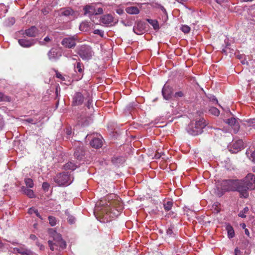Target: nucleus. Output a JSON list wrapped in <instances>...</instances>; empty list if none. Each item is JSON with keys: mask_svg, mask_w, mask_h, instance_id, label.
Listing matches in <instances>:
<instances>
[{"mask_svg": "<svg viewBox=\"0 0 255 255\" xmlns=\"http://www.w3.org/2000/svg\"><path fill=\"white\" fill-rule=\"evenodd\" d=\"M221 189L223 192L229 191H237L240 193V196L242 198H247L249 194L246 191V189L242 186L241 181L238 180H226L221 183Z\"/></svg>", "mask_w": 255, "mask_h": 255, "instance_id": "obj_1", "label": "nucleus"}, {"mask_svg": "<svg viewBox=\"0 0 255 255\" xmlns=\"http://www.w3.org/2000/svg\"><path fill=\"white\" fill-rule=\"evenodd\" d=\"M111 203H110V205L106 204L105 205L104 202L101 200L99 203H97L95 212H99L100 215L103 216L104 214H109L110 217L112 218L119 216L121 212L122 208H120L119 209L116 210L114 208H111Z\"/></svg>", "mask_w": 255, "mask_h": 255, "instance_id": "obj_2", "label": "nucleus"}, {"mask_svg": "<svg viewBox=\"0 0 255 255\" xmlns=\"http://www.w3.org/2000/svg\"><path fill=\"white\" fill-rule=\"evenodd\" d=\"M208 125L203 118H200L195 123H191L187 128V132L192 135H197L203 132V129Z\"/></svg>", "mask_w": 255, "mask_h": 255, "instance_id": "obj_3", "label": "nucleus"}, {"mask_svg": "<svg viewBox=\"0 0 255 255\" xmlns=\"http://www.w3.org/2000/svg\"><path fill=\"white\" fill-rule=\"evenodd\" d=\"M48 233L49 236L52 237L55 241L54 244H53L51 241L49 240L48 242L49 247L51 251H54V245L59 247V248L62 250L66 248V243L65 241L62 239L61 236L55 230L53 229L49 230Z\"/></svg>", "mask_w": 255, "mask_h": 255, "instance_id": "obj_4", "label": "nucleus"}, {"mask_svg": "<svg viewBox=\"0 0 255 255\" xmlns=\"http://www.w3.org/2000/svg\"><path fill=\"white\" fill-rule=\"evenodd\" d=\"M54 181L59 186H67L73 181L74 178L69 173H61L57 174L54 178Z\"/></svg>", "mask_w": 255, "mask_h": 255, "instance_id": "obj_5", "label": "nucleus"}, {"mask_svg": "<svg viewBox=\"0 0 255 255\" xmlns=\"http://www.w3.org/2000/svg\"><path fill=\"white\" fill-rule=\"evenodd\" d=\"M242 186L246 189V191L249 194L248 190L255 189V176L252 174H248L245 179L241 181Z\"/></svg>", "mask_w": 255, "mask_h": 255, "instance_id": "obj_6", "label": "nucleus"}, {"mask_svg": "<svg viewBox=\"0 0 255 255\" xmlns=\"http://www.w3.org/2000/svg\"><path fill=\"white\" fill-rule=\"evenodd\" d=\"M77 53L83 60H89L91 59L94 54L91 47L87 45L81 46L79 48Z\"/></svg>", "mask_w": 255, "mask_h": 255, "instance_id": "obj_7", "label": "nucleus"}, {"mask_svg": "<svg viewBox=\"0 0 255 255\" xmlns=\"http://www.w3.org/2000/svg\"><path fill=\"white\" fill-rule=\"evenodd\" d=\"M77 40V38L75 36H68L62 40L61 44L66 48H72L76 46Z\"/></svg>", "mask_w": 255, "mask_h": 255, "instance_id": "obj_8", "label": "nucleus"}, {"mask_svg": "<svg viewBox=\"0 0 255 255\" xmlns=\"http://www.w3.org/2000/svg\"><path fill=\"white\" fill-rule=\"evenodd\" d=\"M244 147V142L242 140H233L230 151L232 153H237L243 149Z\"/></svg>", "mask_w": 255, "mask_h": 255, "instance_id": "obj_9", "label": "nucleus"}, {"mask_svg": "<svg viewBox=\"0 0 255 255\" xmlns=\"http://www.w3.org/2000/svg\"><path fill=\"white\" fill-rule=\"evenodd\" d=\"M13 253L14 254H19L21 255H33L34 254L32 251L25 248L24 245L13 248Z\"/></svg>", "mask_w": 255, "mask_h": 255, "instance_id": "obj_10", "label": "nucleus"}, {"mask_svg": "<svg viewBox=\"0 0 255 255\" xmlns=\"http://www.w3.org/2000/svg\"><path fill=\"white\" fill-rule=\"evenodd\" d=\"M61 13L62 15L66 16H70V18L73 19L75 18L78 15V13L77 11H74L70 7H67L61 9Z\"/></svg>", "mask_w": 255, "mask_h": 255, "instance_id": "obj_11", "label": "nucleus"}, {"mask_svg": "<svg viewBox=\"0 0 255 255\" xmlns=\"http://www.w3.org/2000/svg\"><path fill=\"white\" fill-rule=\"evenodd\" d=\"M162 94L165 100L170 99L173 94L172 88L169 85L165 84L162 88Z\"/></svg>", "mask_w": 255, "mask_h": 255, "instance_id": "obj_12", "label": "nucleus"}, {"mask_svg": "<svg viewBox=\"0 0 255 255\" xmlns=\"http://www.w3.org/2000/svg\"><path fill=\"white\" fill-rule=\"evenodd\" d=\"M84 100V96L81 93H76L73 98L72 106H77L81 105Z\"/></svg>", "mask_w": 255, "mask_h": 255, "instance_id": "obj_13", "label": "nucleus"}, {"mask_svg": "<svg viewBox=\"0 0 255 255\" xmlns=\"http://www.w3.org/2000/svg\"><path fill=\"white\" fill-rule=\"evenodd\" d=\"M19 33L22 34H25L26 36L28 37H35L38 34V30L36 27L32 26H31L29 28L26 29L24 31H20Z\"/></svg>", "mask_w": 255, "mask_h": 255, "instance_id": "obj_14", "label": "nucleus"}, {"mask_svg": "<svg viewBox=\"0 0 255 255\" xmlns=\"http://www.w3.org/2000/svg\"><path fill=\"white\" fill-rule=\"evenodd\" d=\"M225 123L228 124L231 127H232L235 133H236L238 131L240 126L238 123L237 121V120L235 118H231L230 119H229L225 121Z\"/></svg>", "mask_w": 255, "mask_h": 255, "instance_id": "obj_15", "label": "nucleus"}, {"mask_svg": "<svg viewBox=\"0 0 255 255\" xmlns=\"http://www.w3.org/2000/svg\"><path fill=\"white\" fill-rule=\"evenodd\" d=\"M19 44L23 47H29L34 45L35 41L34 40H27L25 38L18 39Z\"/></svg>", "mask_w": 255, "mask_h": 255, "instance_id": "obj_16", "label": "nucleus"}, {"mask_svg": "<svg viewBox=\"0 0 255 255\" xmlns=\"http://www.w3.org/2000/svg\"><path fill=\"white\" fill-rule=\"evenodd\" d=\"M114 17L110 14H107L103 15L100 21L103 24L109 25L113 22Z\"/></svg>", "mask_w": 255, "mask_h": 255, "instance_id": "obj_17", "label": "nucleus"}, {"mask_svg": "<svg viewBox=\"0 0 255 255\" xmlns=\"http://www.w3.org/2000/svg\"><path fill=\"white\" fill-rule=\"evenodd\" d=\"M83 10L85 15H93L95 14V7L93 5H87L84 7Z\"/></svg>", "mask_w": 255, "mask_h": 255, "instance_id": "obj_18", "label": "nucleus"}, {"mask_svg": "<svg viewBox=\"0 0 255 255\" xmlns=\"http://www.w3.org/2000/svg\"><path fill=\"white\" fill-rule=\"evenodd\" d=\"M78 167V165H76L73 161H69L65 164L63 166V169L65 170H71L73 171Z\"/></svg>", "mask_w": 255, "mask_h": 255, "instance_id": "obj_19", "label": "nucleus"}, {"mask_svg": "<svg viewBox=\"0 0 255 255\" xmlns=\"http://www.w3.org/2000/svg\"><path fill=\"white\" fill-rule=\"evenodd\" d=\"M85 155V151L82 147H79L76 149L74 152L75 157L79 160H81Z\"/></svg>", "mask_w": 255, "mask_h": 255, "instance_id": "obj_20", "label": "nucleus"}, {"mask_svg": "<svg viewBox=\"0 0 255 255\" xmlns=\"http://www.w3.org/2000/svg\"><path fill=\"white\" fill-rule=\"evenodd\" d=\"M92 147L96 148H100L102 145V141L100 138H94L90 142Z\"/></svg>", "mask_w": 255, "mask_h": 255, "instance_id": "obj_21", "label": "nucleus"}, {"mask_svg": "<svg viewBox=\"0 0 255 255\" xmlns=\"http://www.w3.org/2000/svg\"><path fill=\"white\" fill-rule=\"evenodd\" d=\"M21 191L22 193L26 195L28 197L32 198L34 197V194L33 190L28 189L24 186H22L21 188Z\"/></svg>", "mask_w": 255, "mask_h": 255, "instance_id": "obj_22", "label": "nucleus"}, {"mask_svg": "<svg viewBox=\"0 0 255 255\" xmlns=\"http://www.w3.org/2000/svg\"><path fill=\"white\" fill-rule=\"evenodd\" d=\"M126 11L130 14H136L139 12V9L136 6H130L127 7Z\"/></svg>", "mask_w": 255, "mask_h": 255, "instance_id": "obj_23", "label": "nucleus"}, {"mask_svg": "<svg viewBox=\"0 0 255 255\" xmlns=\"http://www.w3.org/2000/svg\"><path fill=\"white\" fill-rule=\"evenodd\" d=\"M226 230L228 232V236L229 238H232L235 236V232L233 228L229 224L226 226Z\"/></svg>", "mask_w": 255, "mask_h": 255, "instance_id": "obj_24", "label": "nucleus"}, {"mask_svg": "<svg viewBox=\"0 0 255 255\" xmlns=\"http://www.w3.org/2000/svg\"><path fill=\"white\" fill-rule=\"evenodd\" d=\"M49 59H55L58 57L57 49L52 48L48 53Z\"/></svg>", "mask_w": 255, "mask_h": 255, "instance_id": "obj_25", "label": "nucleus"}, {"mask_svg": "<svg viewBox=\"0 0 255 255\" xmlns=\"http://www.w3.org/2000/svg\"><path fill=\"white\" fill-rule=\"evenodd\" d=\"M83 65L80 62H77L76 65L75 66V71L76 72L78 71L80 73H82L83 71Z\"/></svg>", "mask_w": 255, "mask_h": 255, "instance_id": "obj_26", "label": "nucleus"}, {"mask_svg": "<svg viewBox=\"0 0 255 255\" xmlns=\"http://www.w3.org/2000/svg\"><path fill=\"white\" fill-rule=\"evenodd\" d=\"M148 22L153 26L155 30L159 29V24L157 20L153 19H148Z\"/></svg>", "mask_w": 255, "mask_h": 255, "instance_id": "obj_27", "label": "nucleus"}, {"mask_svg": "<svg viewBox=\"0 0 255 255\" xmlns=\"http://www.w3.org/2000/svg\"><path fill=\"white\" fill-rule=\"evenodd\" d=\"M209 113L214 116H218L220 115L219 110L215 107H211L209 110Z\"/></svg>", "mask_w": 255, "mask_h": 255, "instance_id": "obj_28", "label": "nucleus"}, {"mask_svg": "<svg viewBox=\"0 0 255 255\" xmlns=\"http://www.w3.org/2000/svg\"><path fill=\"white\" fill-rule=\"evenodd\" d=\"M172 205L173 202L172 201H167L164 204V208L165 211H168L171 209Z\"/></svg>", "mask_w": 255, "mask_h": 255, "instance_id": "obj_29", "label": "nucleus"}, {"mask_svg": "<svg viewBox=\"0 0 255 255\" xmlns=\"http://www.w3.org/2000/svg\"><path fill=\"white\" fill-rule=\"evenodd\" d=\"M89 25L87 22H82L80 25V29L82 31H87L88 30Z\"/></svg>", "mask_w": 255, "mask_h": 255, "instance_id": "obj_30", "label": "nucleus"}, {"mask_svg": "<svg viewBox=\"0 0 255 255\" xmlns=\"http://www.w3.org/2000/svg\"><path fill=\"white\" fill-rule=\"evenodd\" d=\"M26 185L29 188H32L34 184L33 180L31 178H26L24 180Z\"/></svg>", "mask_w": 255, "mask_h": 255, "instance_id": "obj_31", "label": "nucleus"}, {"mask_svg": "<svg viewBox=\"0 0 255 255\" xmlns=\"http://www.w3.org/2000/svg\"><path fill=\"white\" fill-rule=\"evenodd\" d=\"M249 211V208L246 207L245 208H244L243 209V210L241 211H240V212L239 213V216L240 217H242V218H246V214L248 213V212Z\"/></svg>", "mask_w": 255, "mask_h": 255, "instance_id": "obj_32", "label": "nucleus"}, {"mask_svg": "<svg viewBox=\"0 0 255 255\" xmlns=\"http://www.w3.org/2000/svg\"><path fill=\"white\" fill-rule=\"evenodd\" d=\"M28 213L29 214H32L33 213L35 214L37 217L40 218V216L39 215V214L38 212V210L35 209L34 208H30L28 209Z\"/></svg>", "mask_w": 255, "mask_h": 255, "instance_id": "obj_33", "label": "nucleus"}, {"mask_svg": "<svg viewBox=\"0 0 255 255\" xmlns=\"http://www.w3.org/2000/svg\"><path fill=\"white\" fill-rule=\"evenodd\" d=\"M246 153L251 160L254 162H255V150L251 153H250L249 151H247Z\"/></svg>", "mask_w": 255, "mask_h": 255, "instance_id": "obj_34", "label": "nucleus"}, {"mask_svg": "<svg viewBox=\"0 0 255 255\" xmlns=\"http://www.w3.org/2000/svg\"><path fill=\"white\" fill-rule=\"evenodd\" d=\"M49 224L52 226H54L56 224V219L53 216H49L48 217Z\"/></svg>", "mask_w": 255, "mask_h": 255, "instance_id": "obj_35", "label": "nucleus"}, {"mask_svg": "<svg viewBox=\"0 0 255 255\" xmlns=\"http://www.w3.org/2000/svg\"><path fill=\"white\" fill-rule=\"evenodd\" d=\"M181 30L185 33H188L190 31V27L187 25H183L181 28Z\"/></svg>", "mask_w": 255, "mask_h": 255, "instance_id": "obj_36", "label": "nucleus"}, {"mask_svg": "<svg viewBox=\"0 0 255 255\" xmlns=\"http://www.w3.org/2000/svg\"><path fill=\"white\" fill-rule=\"evenodd\" d=\"M2 11H3V13H5L7 11V9L3 4H0V18L1 17V15L2 14V13H1Z\"/></svg>", "mask_w": 255, "mask_h": 255, "instance_id": "obj_37", "label": "nucleus"}, {"mask_svg": "<svg viewBox=\"0 0 255 255\" xmlns=\"http://www.w3.org/2000/svg\"><path fill=\"white\" fill-rule=\"evenodd\" d=\"M9 100V98L0 92V101H6Z\"/></svg>", "mask_w": 255, "mask_h": 255, "instance_id": "obj_38", "label": "nucleus"}, {"mask_svg": "<svg viewBox=\"0 0 255 255\" xmlns=\"http://www.w3.org/2000/svg\"><path fill=\"white\" fill-rule=\"evenodd\" d=\"M67 219L69 223L71 224H74L75 222V218L72 215H69Z\"/></svg>", "mask_w": 255, "mask_h": 255, "instance_id": "obj_39", "label": "nucleus"}, {"mask_svg": "<svg viewBox=\"0 0 255 255\" xmlns=\"http://www.w3.org/2000/svg\"><path fill=\"white\" fill-rule=\"evenodd\" d=\"M93 32L94 34L99 35L101 37H103L104 35V31L100 29H95Z\"/></svg>", "mask_w": 255, "mask_h": 255, "instance_id": "obj_40", "label": "nucleus"}, {"mask_svg": "<svg viewBox=\"0 0 255 255\" xmlns=\"http://www.w3.org/2000/svg\"><path fill=\"white\" fill-rule=\"evenodd\" d=\"M26 122L29 123H31L32 124H36L38 121V120H36L35 119L29 118L25 120Z\"/></svg>", "mask_w": 255, "mask_h": 255, "instance_id": "obj_41", "label": "nucleus"}, {"mask_svg": "<svg viewBox=\"0 0 255 255\" xmlns=\"http://www.w3.org/2000/svg\"><path fill=\"white\" fill-rule=\"evenodd\" d=\"M166 233H167V235H168L169 237L172 236L174 234V233L173 231V228L172 227L169 228L166 231Z\"/></svg>", "mask_w": 255, "mask_h": 255, "instance_id": "obj_42", "label": "nucleus"}, {"mask_svg": "<svg viewBox=\"0 0 255 255\" xmlns=\"http://www.w3.org/2000/svg\"><path fill=\"white\" fill-rule=\"evenodd\" d=\"M103 13V9L101 7L98 8L97 9H95V15L101 14Z\"/></svg>", "mask_w": 255, "mask_h": 255, "instance_id": "obj_43", "label": "nucleus"}, {"mask_svg": "<svg viewBox=\"0 0 255 255\" xmlns=\"http://www.w3.org/2000/svg\"><path fill=\"white\" fill-rule=\"evenodd\" d=\"M184 94L182 91L177 92L175 93L174 97L175 98L183 97Z\"/></svg>", "mask_w": 255, "mask_h": 255, "instance_id": "obj_44", "label": "nucleus"}, {"mask_svg": "<svg viewBox=\"0 0 255 255\" xmlns=\"http://www.w3.org/2000/svg\"><path fill=\"white\" fill-rule=\"evenodd\" d=\"M49 187V185L47 182H43L42 184V188L45 191H47Z\"/></svg>", "mask_w": 255, "mask_h": 255, "instance_id": "obj_45", "label": "nucleus"}, {"mask_svg": "<svg viewBox=\"0 0 255 255\" xmlns=\"http://www.w3.org/2000/svg\"><path fill=\"white\" fill-rule=\"evenodd\" d=\"M56 76L57 78L61 79V80H62V81H64L65 80V78L60 73H59L58 72H56Z\"/></svg>", "mask_w": 255, "mask_h": 255, "instance_id": "obj_46", "label": "nucleus"}, {"mask_svg": "<svg viewBox=\"0 0 255 255\" xmlns=\"http://www.w3.org/2000/svg\"><path fill=\"white\" fill-rule=\"evenodd\" d=\"M210 101L213 102V103H218V100L214 96H211L210 98Z\"/></svg>", "mask_w": 255, "mask_h": 255, "instance_id": "obj_47", "label": "nucleus"}, {"mask_svg": "<svg viewBox=\"0 0 255 255\" xmlns=\"http://www.w3.org/2000/svg\"><path fill=\"white\" fill-rule=\"evenodd\" d=\"M116 12L119 15H122L124 13V10L121 8H118L116 10Z\"/></svg>", "mask_w": 255, "mask_h": 255, "instance_id": "obj_48", "label": "nucleus"}, {"mask_svg": "<svg viewBox=\"0 0 255 255\" xmlns=\"http://www.w3.org/2000/svg\"><path fill=\"white\" fill-rule=\"evenodd\" d=\"M8 20L9 21L10 23H8V25H12L14 24V23L15 22V19L13 17H11V18H10L8 19Z\"/></svg>", "mask_w": 255, "mask_h": 255, "instance_id": "obj_49", "label": "nucleus"}, {"mask_svg": "<svg viewBox=\"0 0 255 255\" xmlns=\"http://www.w3.org/2000/svg\"><path fill=\"white\" fill-rule=\"evenodd\" d=\"M133 31L136 34H141V31L137 27H134L133 28Z\"/></svg>", "mask_w": 255, "mask_h": 255, "instance_id": "obj_50", "label": "nucleus"}, {"mask_svg": "<svg viewBox=\"0 0 255 255\" xmlns=\"http://www.w3.org/2000/svg\"><path fill=\"white\" fill-rule=\"evenodd\" d=\"M229 0H215V1L219 4H222V3H225V2H227L229 1Z\"/></svg>", "mask_w": 255, "mask_h": 255, "instance_id": "obj_51", "label": "nucleus"}, {"mask_svg": "<svg viewBox=\"0 0 255 255\" xmlns=\"http://www.w3.org/2000/svg\"><path fill=\"white\" fill-rule=\"evenodd\" d=\"M3 121L1 117L0 116V128H2L3 126Z\"/></svg>", "mask_w": 255, "mask_h": 255, "instance_id": "obj_52", "label": "nucleus"}, {"mask_svg": "<svg viewBox=\"0 0 255 255\" xmlns=\"http://www.w3.org/2000/svg\"><path fill=\"white\" fill-rule=\"evenodd\" d=\"M29 238L30 239H31L32 240H33V241H35L37 239V237L34 235H30Z\"/></svg>", "mask_w": 255, "mask_h": 255, "instance_id": "obj_53", "label": "nucleus"}, {"mask_svg": "<svg viewBox=\"0 0 255 255\" xmlns=\"http://www.w3.org/2000/svg\"><path fill=\"white\" fill-rule=\"evenodd\" d=\"M77 56L76 55H74L71 57H70V59H71L72 60H73V61H76L77 60Z\"/></svg>", "mask_w": 255, "mask_h": 255, "instance_id": "obj_54", "label": "nucleus"}, {"mask_svg": "<svg viewBox=\"0 0 255 255\" xmlns=\"http://www.w3.org/2000/svg\"><path fill=\"white\" fill-rule=\"evenodd\" d=\"M72 133L71 129L67 128L66 130V133L67 135H70Z\"/></svg>", "mask_w": 255, "mask_h": 255, "instance_id": "obj_55", "label": "nucleus"}, {"mask_svg": "<svg viewBox=\"0 0 255 255\" xmlns=\"http://www.w3.org/2000/svg\"><path fill=\"white\" fill-rule=\"evenodd\" d=\"M235 255H239V254L240 253V251L238 249H236L235 250Z\"/></svg>", "mask_w": 255, "mask_h": 255, "instance_id": "obj_56", "label": "nucleus"}, {"mask_svg": "<svg viewBox=\"0 0 255 255\" xmlns=\"http://www.w3.org/2000/svg\"><path fill=\"white\" fill-rule=\"evenodd\" d=\"M245 232L246 235H247L248 236H250V232H249V231L248 230V229H245Z\"/></svg>", "mask_w": 255, "mask_h": 255, "instance_id": "obj_57", "label": "nucleus"}, {"mask_svg": "<svg viewBox=\"0 0 255 255\" xmlns=\"http://www.w3.org/2000/svg\"><path fill=\"white\" fill-rule=\"evenodd\" d=\"M241 227H242L244 229H245H245H246V224H245V223H243V224H241Z\"/></svg>", "mask_w": 255, "mask_h": 255, "instance_id": "obj_58", "label": "nucleus"}, {"mask_svg": "<svg viewBox=\"0 0 255 255\" xmlns=\"http://www.w3.org/2000/svg\"><path fill=\"white\" fill-rule=\"evenodd\" d=\"M44 41H45V42H47L50 41V39H49V38L48 37H47H47H46L44 38Z\"/></svg>", "mask_w": 255, "mask_h": 255, "instance_id": "obj_59", "label": "nucleus"}, {"mask_svg": "<svg viewBox=\"0 0 255 255\" xmlns=\"http://www.w3.org/2000/svg\"><path fill=\"white\" fill-rule=\"evenodd\" d=\"M242 63L243 64H247V65H250V62L248 61H245V60L242 61Z\"/></svg>", "mask_w": 255, "mask_h": 255, "instance_id": "obj_60", "label": "nucleus"}, {"mask_svg": "<svg viewBox=\"0 0 255 255\" xmlns=\"http://www.w3.org/2000/svg\"><path fill=\"white\" fill-rule=\"evenodd\" d=\"M90 104H91V102H90V100H89L88 101V105H87V107H88V108L89 109L90 108Z\"/></svg>", "mask_w": 255, "mask_h": 255, "instance_id": "obj_61", "label": "nucleus"}, {"mask_svg": "<svg viewBox=\"0 0 255 255\" xmlns=\"http://www.w3.org/2000/svg\"><path fill=\"white\" fill-rule=\"evenodd\" d=\"M3 246H4L3 244L2 243H1V242H0V248L3 247Z\"/></svg>", "mask_w": 255, "mask_h": 255, "instance_id": "obj_62", "label": "nucleus"}, {"mask_svg": "<svg viewBox=\"0 0 255 255\" xmlns=\"http://www.w3.org/2000/svg\"><path fill=\"white\" fill-rule=\"evenodd\" d=\"M250 62L251 63H253H253H255V60H253V61H252V60H250Z\"/></svg>", "mask_w": 255, "mask_h": 255, "instance_id": "obj_63", "label": "nucleus"}, {"mask_svg": "<svg viewBox=\"0 0 255 255\" xmlns=\"http://www.w3.org/2000/svg\"><path fill=\"white\" fill-rule=\"evenodd\" d=\"M44 249V246H43L42 245H41L40 246V250H43Z\"/></svg>", "mask_w": 255, "mask_h": 255, "instance_id": "obj_64", "label": "nucleus"}]
</instances>
